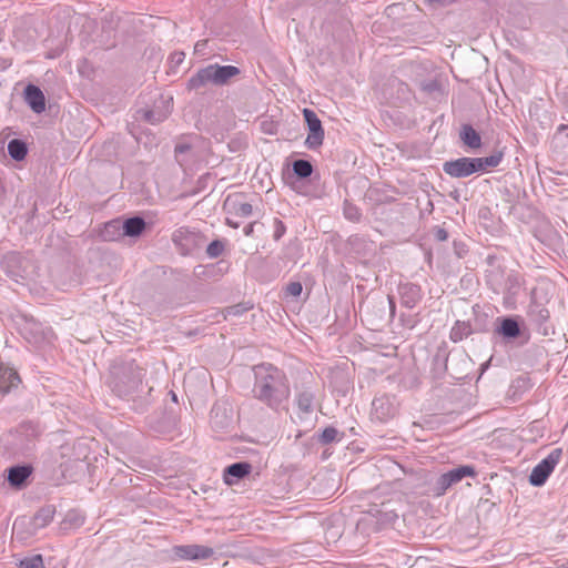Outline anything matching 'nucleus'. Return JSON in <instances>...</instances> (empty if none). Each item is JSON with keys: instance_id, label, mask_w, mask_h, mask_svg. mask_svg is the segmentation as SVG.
Instances as JSON below:
<instances>
[{"instance_id": "f257e3e1", "label": "nucleus", "mask_w": 568, "mask_h": 568, "mask_svg": "<svg viewBox=\"0 0 568 568\" xmlns=\"http://www.w3.org/2000/svg\"><path fill=\"white\" fill-rule=\"evenodd\" d=\"M253 397L273 412L287 410L291 386L285 372L273 364L262 363L253 367Z\"/></svg>"}, {"instance_id": "f03ea898", "label": "nucleus", "mask_w": 568, "mask_h": 568, "mask_svg": "<svg viewBox=\"0 0 568 568\" xmlns=\"http://www.w3.org/2000/svg\"><path fill=\"white\" fill-rule=\"evenodd\" d=\"M144 371L135 361L114 364L110 371L109 387L120 398L133 397L142 386Z\"/></svg>"}, {"instance_id": "7ed1b4c3", "label": "nucleus", "mask_w": 568, "mask_h": 568, "mask_svg": "<svg viewBox=\"0 0 568 568\" xmlns=\"http://www.w3.org/2000/svg\"><path fill=\"white\" fill-rule=\"evenodd\" d=\"M55 507L53 505H44L32 518L19 517L13 523V531L20 539L34 536L39 529L47 527L54 517Z\"/></svg>"}, {"instance_id": "20e7f679", "label": "nucleus", "mask_w": 568, "mask_h": 568, "mask_svg": "<svg viewBox=\"0 0 568 568\" xmlns=\"http://www.w3.org/2000/svg\"><path fill=\"white\" fill-rule=\"evenodd\" d=\"M562 456L561 448L552 449L547 457L539 462L529 475V483L535 487H541L554 471Z\"/></svg>"}, {"instance_id": "39448f33", "label": "nucleus", "mask_w": 568, "mask_h": 568, "mask_svg": "<svg viewBox=\"0 0 568 568\" xmlns=\"http://www.w3.org/2000/svg\"><path fill=\"white\" fill-rule=\"evenodd\" d=\"M146 227V223L143 217L141 216H132L123 222H120L119 220H113L105 224V231L103 233L104 240L112 241L115 237L109 236L110 230L114 229L115 231L122 230V235L130 236V237H136L140 236Z\"/></svg>"}, {"instance_id": "423d86ee", "label": "nucleus", "mask_w": 568, "mask_h": 568, "mask_svg": "<svg viewBox=\"0 0 568 568\" xmlns=\"http://www.w3.org/2000/svg\"><path fill=\"white\" fill-rule=\"evenodd\" d=\"M476 471L473 466L462 465L456 468L450 469L449 471L442 474L434 486V490L437 496L444 495L448 488L453 485L462 481L465 477L475 476Z\"/></svg>"}, {"instance_id": "0eeeda50", "label": "nucleus", "mask_w": 568, "mask_h": 568, "mask_svg": "<svg viewBox=\"0 0 568 568\" xmlns=\"http://www.w3.org/2000/svg\"><path fill=\"white\" fill-rule=\"evenodd\" d=\"M495 333L506 342L515 341L524 332V320L518 315L500 316L496 320Z\"/></svg>"}, {"instance_id": "6e6552de", "label": "nucleus", "mask_w": 568, "mask_h": 568, "mask_svg": "<svg viewBox=\"0 0 568 568\" xmlns=\"http://www.w3.org/2000/svg\"><path fill=\"white\" fill-rule=\"evenodd\" d=\"M478 165L479 162H476L475 158L463 156L444 162L443 171L450 178L464 179L478 173Z\"/></svg>"}, {"instance_id": "1a4fd4ad", "label": "nucleus", "mask_w": 568, "mask_h": 568, "mask_svg": "<svg viewBox=\"0 0 568 568\" xmlns=\"http://www.w3.org/2000/svg\"><path fill=\"white\" fill-rule=\"evenodd\" d=\"M303 116L308 130L305 144L310 150H316L323 144L324 140V129L322 122L317 114L311 109H304Z\"/></svg>"}, {"instance_id": "9d476101", "label": "nucleus", "mask_w": 568, "mask_h": 568, "mask_svg": "<svg viewBox=\"0 0 568 568\" xmlns=\"http://www.w3.org/2000/svg\"><path fill=\"white\" fill-rule=\"evenodd\" d=\"M173 555L182 560H204L214 555L213 548L203 545H179L172 548Z\"/></svg>"}, {"instance_id": "9b49d317", "label": "nucleus", "mask_w": 568, "mask_h": 568, "mask_svg": "<svg viewBox=\"0 0 568 568\" xmlns=\"http://www.w3.org/2000/svg\"><path fill=\"white\" fill-rule=\"evenodd\" d=\"M215 63L201 68L187 81V89L200 91L207 85L217 87V77L215 72Z\"/></svg>"}, {"instance_id": "f8f14e48", "label": "nucleus", "mask_w": 568, "mask_h": 568, "mask_svg": "<svg viewBox=\"0 0 568 568\" xmlns=\"http://www.w3.org/2000/svg\"><path fill=\"white\" fill-rule=\"evenodd\" d=\"M200 235L185 227H180L172 234V241L183 255L191 254L199 245Z\"/></svg>"}, {"instance_id": "ddd939ff", "label": "nucleus", "mask_w": 568, "mask_h": 568, "mask_svg": "<svg viewBox=\"0 0 568 568\" xmlns=\"http://www.w3.org/2000/svg\"><path fill=\"white\" fill-rule=\"evenodd\" d=\"M6 471L9 485L16 489H22L27 486L33 467L29 464H18L9 467Z\"/></svg>"}, {"instance_id": "4468645a", "label": "nucleus", "mask_w": 568, "mask_h": 568, "mask_svg": "<svg viewBox=\"0 0 568 568\" xmlns=\"http://www.w3.org/2000/svg\"><path fill=\"white\" fill-rule=\"evenodd\" d=\"M26 260L19 254L12 253L4 257L2 262V268L9 277L13 281L19 282L27 277V270L24 267Z\"/></svg>"}, {"instance_id": "2eb2a0df", "label": "nucleus", "mask_w": 568, "mask_h": 568, "mask_svg": "<svg viewBox=\"0 0 568 568\" xmlns=\"http://www.w3.org/2000/svg\"><path fill=\"white\" fill-rule=\"evenodd\" d=\"M252 471V465L248 462H236L223 470L224 483L229 486L235 485L241 479L248 476Z\"/></svg>"}, {"instance_id": "dca6fc26", "label": "nucleus", "mask_w": 568, "mask_h": 568, "mask_svg": "<svg viewBox=\"0 0 568 568\" xmlns=\"http://www.w3.org/2000/svg\"><path fill=\"white\" fill-rule=\"evenodd\" d=\"M210 424L216 432L225 430L232 424V416L225 404L216 403L210 413Z\"/></svg>"}, {"instance_id": "f3484780", "label": "nucleus", "mask_w": 568, "mask_h": 568, "mask_svg": "<svg viewBox=\"0 0 568 568\" xmlns=\"http://www.w3.org/2000/svg\"><path fill=\"white\" fill-rule=\"evenodd\" d=\"M23 98L34 113L40 114L45 110V97L38 85L29 83L23 90Z\"/></svg>"}, {"instance_id": "a211bd4d", "label": "nucleus", "mask_w": 568, "mask_h": 568, "mask_svg": "<svg viewBox=\"0 0 568 568\" xmlns=\"http://www.w3.org/2000/svg\"><path fill=\"white\" fill-rule=\"evenodd\" d=\"M400 303L407 308H414L422 300L423 292L419 285L405 283L398 286Z\"/></svg>"}, {"instance_id": "6ab92c4d", "label": "nucleus", "mask_w": 568, "mask_h": 568, "mask_svg": "<svg viewBox=\"0 0 568 568\" xmlns=\"http://www.w3.org/2000/svg\"><path fill=\"white\" fill-rule=\"evenodd\" d=\"M224 207L227 211V213L241 217H247L252 215L253 212L252 205L243 201L242 194L229 195L224 202Z\"/></svg>"}, {"instance_id": "aec40b11", "label": "nucleus", "mask_w": 568, "mask_h": 568, "mask_svg": "<svg viewBox=\"0 0 568 568\" xmlns=\"http://www.w3.org/2000/svg\"><path fill=\"white\" fill-rule=\"evenodd\" d=\"M315 394L311 387H302L296 389L295 403L300 410V417L308 416L314 410Z\"/></svg>"}, {"instance_id": "412c9836", "label": "nucleus", "mask_w": 568, "mask_h": 568, "mask_svg": "<svg viewBox=\"0 0 568 568\" xmlns=\"http://www.w3.org/2000/svg\"><path fill=\"white\" fill-rule=\"evenodd\" d=\"M18 373L10 366L0 362V393L7 394L20 384Z\"/></svg>"}, {"instance_id": "4be33fe9", "label": "nucleus", "mask_w": 568, "mask_h": 568, "mask_svg": "<svg viewBox=\"0 0 568 568\" xmlns=\"http://www.w3.org/2000/svg\"><path fill=\"white\" fill-rule=\"evenodd\" d=\"M171 101H172V98H170L165 101L163 100L162 103L166 104V106L163 109L155 106L150 110L141 111L143 120H145L150 124H156V123L164 121L168 118V115L170 114L169 108H170Z\"/></svg>"}, {"instance_id": "5701e85b", "label": "nucleus", "mask_w": 568, "mask_h": 568, "mask_svg": "<svg viewBox=\"0 0 568 568\" xmlns=\"http://www.w3.org/2000/svg\"><path fill=\"white\" fill-rule=\"evenodd\" d=\"M462 142L470 149H479L481 146V136L473 128L471 124H463L459 131Z\"/></svg>"}, {"instance_id": "b1692460", "label": "nucleus", "mask_w": 568, "mask_h": 568, "mask_svg": "<svg viewBox=\"0 0 568 568\" xmlns=\"http://www.w3.org/2000/svg\"><path fill=\"white\" fill-rule=\"evenodd\" d=\"M524 280L517 272H510L505 281V295L506 298L515 300L520 292Z\"/></svg>"}, {"instance_id": "393cba45", "label": "nucleus", "mask_w": 568, "mask_h": 568, "mask_svg": "<svg viewBox=\"0 0 568 568\" xmlns=\"http://www.w3.org/2000/svg\"><path fill=\"white\" fill-rule=\"evenodd\" d=\"M215 67L217 87L227 85L233 78L241 73V70L235 65H220L215 63Z\"/></svg>"}, {"instance_id": "a878e982", "label": "nucleus", "mask_w": 568, "mask_h": 568, "mask_svg": "<svg viewBox=\"0 0 568 568\" xmlns=\"http://www.w3.org/2000/svg\"><path fill=\"white\" fill-rule=\"evenodd\" d=\"M373 409L375 410L377 417L382 420H385L394 415V407L386 397L375 398L372 403Z\"/></svg>"}, {"instance_id": "bb28decb", "label": "nucleus", "mask_w": 568, "mask_h": 568, "mask_svg": "<svg viewBox=\"0 0 568 568\" xmlns=\"http://www.w3.org/2000/svg\"><path fill=\"white\" fill-rule=\"evenodd\" d=\"M471 334H473V328H471V325L469 324V322L456 321L454 326L450 329L449 338L454 343H458Z\"/></svg>"}, {"instance_id": "cd10ccee", "label": "nucleus", "mask_w": 568, "mask_h": 568, "mask_svg": "<svg viewBox=\"0 0 568 568\" xmlns=\"http://www.w3.org/2000/svg\"><path fill=\"white\" fill-rule=\"evenodd\" d=\"M8 153L16 161H22L28 154V146L23 140L12 139L8 143Z\"/></svg>"}, {"instance_id": "c85d7f7f", "label": "nucleus", "mask_w": 568, "mask_h": 568, "mask_svg": "<svg viewBox=\"0 0 568 568\" xmlns=\"http://www.w3.org/2000/svg\"><path fill=\"white\" fill-rule=\"evenodd\" d=\"M503 158H504V152L500 151V150L495 151L489 156L475 158L476 162H479V165L477 168L478 173L479 172H485L488 169H493V168L498 166L500 164V162L503 161Z\"/></svg>"}, {"instance_id": "c756f323", "label": "nucleus", "mask_w": 568, "mask_h": 568, "mask_svg": "<svg viewBox=\"0 0 568 568\" xmlns=\"http://www.w3.org/2000/svg\"><path fill=\"white\" fill-rule=\"evenodd\" d=\"M343 434L337 428L328 426L317 434V442L322 445H328L334 442H341Z\"/></svg>"}, {"instance_id": "7c9ffc66", "label": "nucleus", "mask_w": 568, "mask_h": 568, "mask_svg": "<svg viewBox=\"0 0 568 568\" xmlns=\"http://www.w3.org/2000/svg\"><path fill=\"white\" fill-rule=\"evenodd\" d=\"M292 170L298 179L310 178L313 173V165L310 161L297 159L292 163Z\"/></svg>"}, {"instance_id": "2f4dec72", "label": "nucleus", "mask_w": 568, "mask_h": 568, "mask_svg": "<svg viewBox=\"0 0 568 568\" xmlns=\"http://www.w3.org/2000/svg\"><path fill=\"white\" fill-rule=\"evenodd\" d=\"M343 215L346 220L358 223L362 219V211L358 206L345 200L343 203Z\"/></svg>"}, {"instance_id": "473e14b6", "label": "nucleus", "mask_w": 568, "mask_h": 568, "mask_svg": "<svg viewBox=\"0 0 568 568\" xmlns=\"http://www.w3.org/2000/svg\"><path fill=\"white\" fill-rule=\"evenodd\" d=\"M17 566L18 568H45L43 557L40 554L20 559Z\"/></svg>"}, {"instance_id": "72a5a7b5", "label": "nucleus", "mask_w": 568, "mask_h": 568, "mask_svg": "<svg viewBox=\"0 0 568 568\" xmlns=\"http://www.w3.org/2000/svg\"><path fill=\"white\" fill-rule=\"evenodd\" d=\"M191 152V145L187 143H178L174 149L176 162L183 166L187 162V154Z\"/></svg>"}, {"instance_id": "f704fd0d", "label": "nucleus", "mask_w": 568, "mask_h": 568, "mask_svg": "<svg viewBox=\"0 0 568 568\" xmlns=\"http://www.w3.org/2000/svg\"><path fill=\"white\" fill-rule=\"evenodd\" d=\"M225 244L222 240L212 241L206 247V254L211 258H216L224 252Z\"/></svg>"}, {"instance_id": "c9c22d12", "label": "nucleus", "mask_w": 568, "mask_h": 568, "mask_svg": "<svg viewBox=\"0 0 568 568\" xmlns=\"http://www.w3.org/2000/svg\"><path fill=\"white\" fill-rule=\"evenodd\" d=\"M65 524H70L72 527H80L84 523V516L75 510H71L64 518Z\"/></svg>"}, {"instance_id": "e433bc0d", "label": "nucleus", "mask_w": 568, "mask_h": 568, "mask_svg": "<svg viewBox=\"0 0 568 568\" xmlns=\"http://www.w3.org/2000/svg\"><path fill=\"white\" fill-rule=\"evenodd\" d=\"M252 307H253L252 305H247V304L232 305L226 308V314L229 316H240V315L244 314L245 312H247L248 310H251Z\"/></svg>"}, {"instance_id": "4c0bfd02", "label": "nucleus", "mask_w": 568, "mask_h": 568, "mask_svg": "<svg viewBox=\"0 0 568 568\" xmlns=\"http://www.w3.org/2000/svg\"><path fill=\"white\" fill-rule=\"evenodd\" d=\"M536 307H537V311L531 310L530 315L534 316L536 322L541 324L549 318V312L546 308H541L539 306H536Z\"/></svg>"}, {"instance_id": "58836bf2", "label": "nucleus", "mask_w": 568, "mask_h": 568, "mask_svg": "<svg viewBox=\"0 0 568 568\" xmlns=\"http://www.w3.org/2000/svg\"><path fill=\"white\" fill-rule=\"evenodd\" d=\"M286 232V226L285 224L278 220V219H275L274 221V233H273V237L275 241H278Z\"/></svg>"}, {"instance_id": "ea45409f", "label": "nucleus", "mask_w": 568, "mask_h": 568, "mask_svg": "<svg viewBox=\"0 0 568 568\" xmlns=\"http://www.w3.org/2000/svg\"><path fill=\"white\" fill-rule=\"evenodd\" d=\"M302 284L300 282H291L286 286V293L290 296L297 297L302 293Z\"/></svg>"}, {"instance_id": "a19ab883", "label": "nucleus", "mask_w": 568, "mask_h": 568, "mask_svg": "<svg viewBox=\"0 0 568 568\" xmlns=\"http://www.w3.org/2000/svg\"><path fill=\"white\" fill-rule=\"evenodd\" d=\"M434 237L439 242H444L448 239V232L443 227L436 226L434 229Z\"/></svg>"}, {"instance_id": "79ce46f5", "label": "nucleus", "mask_w": 568, "mask_h": 568, "mask_svg": "<svg viewBox=\"0 0 568 568\" xmlns=\"http://www.w3.org/2000/svg\"><path fill=\"white\" fill-rule=\"evenodd\" d=\"M454 250L458 257H463L467 252L466 245L463 242L454 241Z\"/></svg>"}, {"instance_id": "37998d69", "label": "nucleus", "mask_w": 568, "mask_h": 568, "mask_svg": "<svg viewBox=\"0 0 568 568\" xmlns=\"http://www.w3.org/2000/svg\"><path fill=\"white\" fill-rule=\"evenodd\" d=\"M185 54L184 52H174L171 54V62L175 65L181 64L184 61Z\"/></svg>"}, {"instance_id": "c03bdc74", "label": "nucleus", "mask_w": 568, "mask_h": 568, "mask_svg": "<svg viewBox=\"0 0 568 568\" xmlns=\"http://www.w3.org/2000/svg\"><path fill=\"white\" fill-rule=\"evenodd\" d=\"M206 47V41H197L194 45V51L197 54H203Z\"/></svg>"}, {"instance_id": "a18cd8bd", "label": "nucleus", "mask_w": 568, "mask_h": 568, "mask_svg": "<svg viewBox=\"0 0 568 568\" xmlns=\"http://www.w3.org/2000/svg\"><path fill=\"white\" fill-rule=\"evenodd\" d=\"M254 224L255 223H250L247 225L244 226L243 229V233L246 235V236H251L254 232Z\"/></svg>"}, {"instance_id": "49530a36", "label": "nucleus", "mask_w": 568, "mask_h": 568, "mask_svg": "<svg viewBox=\"0 0 568 568\" xmlns=\"http://www.w3.org/2000/svg\"><path fill=\"white\" fill-rule=\"evenodd\" d=\"M11 65V61L4 58H0V71L6 70Z\"/></svg>"}, {"instance_id": "de8ad7c7", "label": "nucleus", "mask_w": 568, "mask_h": 568, "mask_svg": "<svg viewBox=\"0 0 568 568\" xmlns=\"http://www.w3.org/2000/svg\"><path fill=\"white\" fill-rule=\"evenodd\" d=\"M455 0H428L429 3H437L439 6H447L453 3Z\"/></svg>"}, {"instance_id": "09e8293b", "label": "nucleus", "mask_w": 568, "mask_h": 568, "mask_svg": "<svg viewBox=\"0 0 568 568\" xmlns=\"http://www.w3.org/2000/svg\"><path fill=\"white\" fill-rule=\"evenodd\" d=\"M496 260H497L496 255H493V254H489L486 257V262L488 265H494Z\"/></svg>"}, {"instance_id": "8fccbe9b", "label": "nucleus", "mask_w": 568, "mask_h": 568, "mask_svg": "<svg viewBox=\"0 0 568 568\" xmlns=\"http://www.w3.org/2000/svg\"><path fill=\"white\" fill-rule=\"evenodd\" d=\"M226 224L229 226H232V227H239V224L237 223H234L231 219H226Z\"/></svg>"}, {"instance_id": "3c124183", "label": "nucleus", "mask_w": 568, "mask_h": 568, "mask_svg": "<svg viewBox=\"0 0 568 568\" xmlns=\"http://www.w3.org/2000/svg\"><path fill=\"white\" fill-rule=\"evenodd\" d=\"M439 359H440V356H439V354H437V355H436V357H435V361H436V362H438ZM442 361H443L444 365L446 366L447 356H445V355H444V356L442 357Z\"/></svg>"}, {"instance_id": "603ef678", "label": "nucleus", "mask_w": 568, "mask_h": 568, "mask_svg": "<svg viewBox=\"0 0 568 568\" xmlns=\"http://www.w3.org/2000/svg\"><path fill=\"white\" fill-rule=\"evenodd\" d=\"M389 304H390V312L393 314L395 312V304L390 297H389Z\"/></svg>"}, {"instance_id": "864d4df0", "label": "nucleus", "mask_w": 568, "mask_h": 568, "mask_svg": "<svg viewBox=\"0 0 568 568\" xmlns=\"http://www.w3.org/2000/svg\"><path fill=\"white\" fill-rule=\"evenodd\" d=\"M113 232H118V235H121V232L115 231L114 229H111V230H110V233H109V236H113V237H114Z\"/></svg>"}, {"instance_id": "5fc2aeb1", "label": "nucleus", "mask_w": 568, "mask_h": 568, "mask_svg": "<svg viewBox=\"0 0 568 568\" xmlns=\"http://www.w3.org/2000/svg\"><path fill=\"white\" fill-rule=\"evenodd\" d=\"M171 395H172V399H173L174 402H178V397H176L175 393L171 392Z\"/></svg>"}, {"instance_id": "6e6d98bb", "label": "nucleus", "mask_w": 568, "mask_h": 568, "mask_svg": "<svg viewBox=\"0 0 568 568\" xmlns=\"http://www.w3.org/2000/svg\"><path fill=\"white\" fill-rule=\"evenodd\" d=\"M557 568H568V562H565V564L560 565V566H559V567H557Z\"/></svg>"}, {"instance_id": "4d7b16f0", "label": "nucleus", "mask_w": 568, "mask_h": 568, "mask_svg": "<svg viewBox=\"0 0 568 568\" xmlns=\"http://www.w3.org/2000/svg\"><path fill=\"white\" fill-rule=\"evenodd\" d=\"M560 129H566V126H565V125H561V126H560ZM567 129H568V126H567Z\"/></svg>"}]
</instances>
